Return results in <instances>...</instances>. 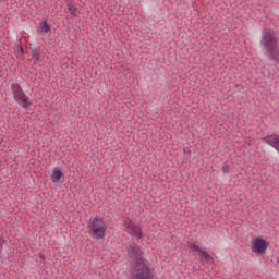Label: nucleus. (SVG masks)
<instances>
[{
  "label": "nucleus",
  "mask_w": 279,
  "mask_h": 279,
  "mask_svg": "<svg viewBox=\"0 0 279 279\" xmlns=\"http://www.w3.org/2000/svg\"><path fill=\"white\" fill-rule=\"evenodd\" d=\"M51 181L54 184H58V182H60L62 184V182H64V172H62V170L52 171Z\"/></svg>",
  "instance_id": "8"
},
{
  "label": "nucleus",
  "mask_w": 279,
  "mask_h": 279,
  "mask_svg": "<svg viewBox=\"0 0 279 279\" xmlns=\"http://www.w3.org/2000/svg\"><path fill=\"white\" fill-rule=\"evenodd\" d=\"M68 11L70 12L71 16H77V7L75 4L68 3Z\"/></svg>",
  "instance_id": "11"
},
{
  "label": "nucleus",
  "mask_w": 279,
  "mask_h": 279,
  "mask_svg": "<svg viewBox=\"0 0 279 279\" xmlns=\"http://www.w3.org/2000/svg\"><path fill=\"white\" fill-rule=\"evenodd\" d=\"M11 93L13 95V99L21 106L22 108H29L32 102H29V97L25 95L23 87L21 85L13 83L11 85Z\"/></svg>",
  "instance_id": "4"
},
{
  "label": "nucleus",
  "mask_w": 279,
  "mask_h": 279,
  "mask_svg": "<svg viewBox=\"0 0 279 279\" xmlns=\"http://www.w3.org/2000/svg\"><path fill=\"white\" fill-rule=\"evenodd\" d=\"M125 231L131 236H135L137 240L143 239V229H141V226L136 225L134 221L130 220Z\"/></svg>",
  "instance_id": "6"
},
{
  "label": "nucleus",
  "mask_w": 279,
  "mask_h": 279,
  "mask_svg": "<svg viewBox=\"0 0 279 279\" xmlns=\"http://www.w3.org/2000/svg\"><path fill=\"white\" fill-rule=\"evenodd\" d=\"M201 258H203V260H206V263H210V260H213V256H210V254H208V252L205 251H201Z\"/></svg>",
  "instance_id": "12"
},
{
  "label": "nucleus",
  "mask_w": 279,
  "mask_h": 279,
  "mask_svg": "<svg viewBox=\"0 0 279 279\" xmlns=\"http://www.w3.org/2000/svg\"><path fill=\"white\" fill-rule=\"evenodd\" d=\"M263 141H264V143H266V145H269L270 147L276 149V151H278V154H279V135L278 134H276V133L267 134L263 138Z\"/></svg>",
  "instance_id": "7"
},
{
  "label": "nucleus",
  "mask_w": 279,
  "mask_h": 279,
  "mask_svg": "<svg viewBox=\"0 0 279 279\" xmlns=\"http://www.w3.org/2000/svg\"><path fill=\"white\" fill-rule=\"evenodd\" d=\"M262 53L269 62L279 63V38L271 29H264L260 39Z\"/></svg>",
  "instance_id": "2"
},
{
  "label": "nucleus",
  "mask_w": 279,
  "mask_h": 279,
  "mask_svg": "<svg viewBox=\"0 0 279 279\" xmlns=\"http://www.w3.org/2000/svg\"><path fill=\"white\" fill-rule=\"evenodd\" d=\"M189 247H191V250L193 252H201L202 251V248H199V246L195 243H189Z\"/></svg>",
  "instance_id": "13"
},
{
  "label": "nucleus",
  "mask_w": 279,
  "mask_h": 279,
  "mask_svg": "<svg viewBox=\"0 0 279 279\" xmlns=\"http://www.w3.org/2000/svg\"><path fill=\"white\" fill-rule=\"evenodd\" d=\"M126 256L133 263L132 279H154L151 268L146 265L145 253L136 242L126 246Z\"/></svg>",
  "instance_id": "1"
},
{
  "label": "nucleus",
  "mask_w": 279,
  "mask_h": 279,
  "mask_svg": "<svg viewBox=\"0 0 279 279\" xmlns=\"http://www.w3.org/2000/svg\"><path fill=\"white\" fill-rule=\"evenodd\" d=\"M39 27L44 34H49V32H51V26L47 24V21L40 22Z\"/></svg>",
  "instance_id": "10"
},
{
  "label": "nucleus",
  "mask_w": 279,
  "mask_h": 279,
  "mask_svg": "<svg viewBox=\"0 0 279 279\" xmlns=\"http://www.w3.org/2000/svg\"><path fill=\"white\" fill-rule=\"evenodd\" d=\"M251 245L252 252H255V254H265L267 252V241L263 238H255L251 241Z\"/></svg>",
  "instance_id": "5"
},
{
  "label": "nucleus",
  "mask_w": 279,
  "mask_h": 279,
  "mask_svg": "<svg viewBox=\"0 0 279 279\" xmlns=\"http://www.w3.org/2000/svg\"><path fill=\"white\" fill-rule=\"evenodd\" d=\"M87 228L89 230V234L92 239H96V241H101L106 236V230H108V226L104 218L99 217V215L90 216L87 221Z\"/></svg>",
  "instance_id": "3"
},
{
  "label": "nucleus",
  "mask_w": 279,
  "mask_h": 279,
  "mask_svg": "<svg viewBox=\"0 0 279 279\" xmlns=\"http://www.w3.org/2000/svg\"><path fill=\"white\" fill-rule=\"evenodd\" d=\"M0 78H1V74H0Z\"/></svg>",
  "instance_id": "14"
},
{
  "label": "nucleus",
  "mask_w": 279,
  "mask_h": 279,
  "mask_svg": "<svg viewBox=\"0 0 279 279\" xmlns=\"http://www.w3.org/2000/svg\"><path fill=\"white\" fill-rule=\"evenodd\" d=\"M32 58H34V64H38L40 62V49L31 48Z\"/></svg>",
  "instance_id": "9"
}]
</instances>
